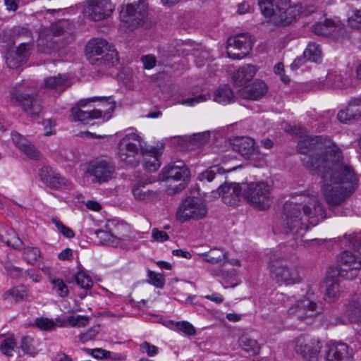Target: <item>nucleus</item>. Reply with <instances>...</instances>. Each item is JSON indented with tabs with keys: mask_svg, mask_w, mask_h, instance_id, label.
I'll return each instance as SVG.
<instances>
[{
	"mask_svg": "<svg viewBox=\"0 0 361 361\" xmlns=\"http://www.w3.org/2000/svg\"><path fill=\"white\" fill-rule=\"evenodd\" d=\"M291 133L304 137L298 143L301 160L313 174H320L322 192L330 207L341 205L355 190L357 178L350 166L341 162L342 154L326 137L306 136L301 126H293Z\"/></svg>",
	"mask_w": 361,
	"mask_h": 361,
	"instance_id": "nucleus-1",
	"label": "nucleus"
},
{
	"mask_svg": "<svg viewBox=\"0 0 361 361\" xmlns=\"http://www.w3.org/2000/svg\"><path fill=\"white\" fill-rule=\"evenodd\" d=\"M325 218L324 207L317 196L296 195L284 203L276 229L279 233L298 240L310 226H315Z\"/></svg>",
	"mask_w": 361,
	"mask_h": 361,
	"instance_id": "nucleus-2",
	"label": "nucleus"
},
{
	"mask_svg": "<svg viewBox=\"0 0 361 361\" xmlns=\"http://www.w3.org/2000/svg\"><path fill=\"white\" fill-rule=\"evenodd\" d=\"M111 97H91L82 99L78 106L71 110L70 118L72 121H80L88 124L93 119L109 120L116 107L115 102L110 101Z\"/></svg>",
	"mask_w": 361,
	"mask_h": 361,
	"instance_id": "nucleus-3",
	"label": "nucleus"
},
{
	"mask_svg": "<svg viewBox=\"0 0 361 361\" xmlns=\"http://www.w3.org/2000/svg\"><path fill=\"white\" fill-rule=\"evenodd\" d=\"M224 173L225 171L219 166H212L200 173L198 175V180L203 183L214 182L215 186H218L216 194L219 197L221 196L224 202L233 207L237 206L241 195H243V185L235 183L224 184L226 179Z\"/></svg>",
	"mask_w": 361,
	"mask_h": 361,
	"instance_id": "nucleus-4",
	"label": "nucleus"
},
{
	"mask_svg": "<svg viewBox=\"0 0 361 361\" xmlns=\"http://www.w3.org/2000/svg\"><path fill=\"white\" fill-rule=\"evenodd\" d=\"M345 243L348 248H353L356 252L346 250L342 252L338 257V269L339 276L347 280L355 279L361 269V239L357 235H345Z\"/></svg>",
	"mask_w": 361,
	"mask_h": 361,
	"instance_id": "nucleus-5",
	"label": "nucleus"
},
{
	"mask_svg": "<svg viewBox=\"0 0 361 361\" xmlns=\"http://www.w3.org/2000/svg\"><path fill=\"white\" fill-rule=\"evenodd\" d=\"M271 276L279 285L299 283L302 278V270L297 264L289 263L283 259H273L270 262Z\"/></svg>",
	"mask_w": 361,
	"mask_h": 361,
	"instance_id": "nucleus-6",
	"label": "nucleus"
},
{
	"mask_svg": "<svg viewBox=\"0 0 361 361\" xmlns=\"http://www.w3.org/2000/svg\"><path fill=\"white\" fill-rule=\"evenodd\" d=\"M243 197L253 207L266 210L273 201L272 188L265 182L243 184Z\"/></svg>",
	"mask_w": 361,
	"mask_h": 361,
	"instance_id": "nucleus-7",
	"label": "nucleus"
},
{
	"mask_svg": "<svg viewBox=\"0 0 361 361\" xmlns=\"http://www.w3.org/2000/svg\"><path fill=\"white\" fill-rule=\"evenodd\" d=\"M144 142L136 133L126 134L117 145V155L121 161L135 166L139 162L140 154H144Z\"/></svg>",
	"mask_w": 361,
	"mask_h": 361,
	"instance_id": "nucleus-8",
	"label": "nucleus"
},
{
	"mask_svg": "<svg viewBox=\"0 0 361 361\" xmlns=\"http://www.w3.org/2000/svg\"><path fill=\"white\" fill-rule=\"evenodd\" d=\"M207 213V205L204 201L197 197H188L179 204L176 216L178 221L184 223L203 219Z\"/></svg>",
	"mask_w": 361,
	"mask_h": 361,
	"instance_id": "nucleus-9",
	"label": "nucleus"
},
{
	"mask_svg": "<svg viewBox=\"0 0 361 361\" xmlns=\"http://www.w3.org/2000/svg\"><path fill=\"white\" fill-rule=\"evenodd\" d=\"M148 15L147 0H134L123 7L120 18L126 27L133 30L142 25Z\"/></svg>",
	"mask_w": 361,
	"mask_h": 361,
	"instance_id": "nucleus-10",
	"label": "nucleus"
},
{
	"mask_svg": "<svg viewBox=\"0 0 361 361\" xmlns=\"http://www.w3.org/2000/svg\"><path fill=\"white\" fill-rule=\"evenodd\" d=\"M85 174L92 183L102 185L114 178L116 166L111 160L95 159L88 163Z\"/></svg>",
	"mask_w": 361,
	"mask_h": 361,
	"instance_id": "nucleus-11",
	"label": "nucleus"
},
{
	"mask_svg": "<svg viewBox=\"0 0 361 361\" xmlns=\"http://www.w3.org/2000/svg\"><path fill=\"white\" fill-rule=\"evenodd\" d=\"M278 12L274 16V24L286 26L300 15L307 16L313 13L315 8L312 6L307 10H303L300 4L290 5L288 0H282L277 5Z\"/></svg>",
	"mask_w": 361,
	"mask_h": 361,
	"instance_id": "nucleus-12",
	"label": "nucleus"
},
{
	"mask_svg": "<svg viewBox=\"0 0 361 361\" xmlns=\"http://www.w3.org/2000/svg\"><path fill=\"white\" fill-rule=\"evenodd\" d=\"M294 350L307 361H319L321 359L322 345L320 341L309 335L302 334L294 341Z\"/></svg>",
	"mask_w": 361,
	"mask_h": 361,
	"instance_id": "nucleus-13",
	"label": "nucleus"
},
{
	"mask_svg": "<svg viewBox=\"0 0 361 361\" xmlns=\"http://www.w3.org/2000/svg\"><path fill=\"white\" fill-rule=\"evenodd\" d=\"M322 310V308L319 304L310 298H305L298 300L288 308L287 317L298 321H305L307 318L318 315L321 313Z\"/></svg>",
	"mask_w": 361,
	"mask_h": 361,
	"instance_id": "nucleus-14",
	"label": "nucleus"
},
{
	"mask_svg": "<svg viewBox=\"0 0 361 361\" xmlns=\"http://www.w3.org/2000/svg\"><path fill=\"white\" fill-rule=\"evenodd\" d=\"M252 49L250 36L247 33L231 37L227 40L226 52L232 59L244 58Z\"/></svg>",
	"mask_w": 361,
	"mask_h": 361,
	"instance_id": "nucleus-15",
	"label": "nucleus"
},
{
	"mask_svg": "<svg viewBox=\"0 0 361 361\" xmlns=\"http://www.w3.org/2000/svg\"><path fill=\"white\" fill-rule=\"evenodd\" d=\"M232 147L234 151L247 160L260 161L264 157V154L261 153L255 146V140L250 137L235 138L232 143Z\"/></svg>",
	"mask_w": 361,
	"mask_h": 361,
	"instance_id": "nucleus-16",
	"label": "nucleus"
},
{
	"mask_svg": "<svg viewBox=\"0 0 361 361\" xmlns=\"http://www.w3.org/2000/svg\"><path fill=\"white\" fill-rule=\"evenodd\" d=\"M114 10L109 0H90L84 8V13L94 21L109 18Z\"/></svg>",
	"mask_w": 361,
	"mask_h": 361,
	"instance_id": "nucleus-17",
	"label": "nucleus"
},
{
	"mask_svg": "<svg viewBox=\"0 0 361 361\" xmlns=\"http://www.w3.org/2000/svg\"><path fill=\"white\" fill-rule=\"evenodd\" d=\"M11 98L31 117L38 116L42 111L41 101L34 94L30 95L20 92L19 90H14L11 93Z\"/></svg>",
	"mask_w": 361,
	"mask_h": 361,
	"instance_id": "nucleus-18",
	"label": "nucleus"
},
{
	"mask_svg": "<svg viewBox=\"0 0 361 361\" xmlns=\"http://www.w3.org/2000/svg\"><path fill=\"white\" fill-rule=\"evenodd\" d=\"M154 180L150 178H142L138 180L132 186V192L135 200L145 202H157L161 200V192L159 190H153L146 189L147 185L153 183Z\"/></svg>",
	"mask_w": 361,
	"mask_h": 361,
	"instance_id": "nucleus-19",
	"label": "nucleus"
},
{
	"mask_svg": "<svg viewBox=\"0 0 361 361\" xmlns=\"http://www.w3.org/2000/svg\"><path fill=\"white\" fill-rule=\"evenodd\" d=\"M190 172L183 161H177L165 166L161 171V180L170 183L171 181L187 180Z\"/></svg>",
	"mask_w": 361,
	"mask_h": 361,
	"instance_id": "nucleus-20",
	"label": "nucleus"
},
{
	"mask_svg": "<svg viewBox=\"0 0 361 361\" xmlns=\"http://www.w3.org/2000/svg\"><path fill=\"white\" fill-rule=\"evenodd\" d=\"M326 361H353V350L344 343H334L329 345L326 353Z\"/></svg>",
	"mask_w": 361,
	"mask_h": 361,
	"instance_id": "nucleus-21",
	"label": "nucleus"
},
{
	"mask_svg": "<svg viewBox=\"0 0 361 361\" xmlns=\"http://www.w3.org/2000/svg\"><path fill=\"white\" fill-rule=\"evenodd\" d=\"M110 44L105 39L95 38L87 44L85 47L86 55L92 63H96L97 58L101 57L109 49Z\"/></svg>",
	"mask_w": 361,
	"mask_h": 361,
	"instance_id": "nucleus-22",
	"label": "nucleus"
},
{
	"mask_svg": "<svg viewBox=\"0 0 361 361\" xmlns=\"http://www.w3.org/2000/svg\"><path fill=\"white\" fill-rule=\"evenodd\" d=\"M341 123H350L361 118V97L351 100L345 109L341 110L337 115Z\"/></svg>",
	"mask_w": 361,
	"mask_h": 361,
	"instance_id": "nucleus-23",
	"label": "nucleus"
},
{
	"mask_svg": "<svg viewBox=\"0 0 361 361\" xmlns=\"http://www.w3.org/2000/svg\"><path fill=\"white\" fill-rule=\"evenodd\" d=\"M267 92V85L261 80L255 81L251 85L240 89L238 94L243 99L257 100Z\"/></svg>",
	"mask_w": 361,
	"mask_h": 361,
	"instance_id": "nucleus-24",
	"label": "nucleus"
},
{
	"mask_svg": "<svg viewBox=\"0 0 361 361\" xmlns=\"http://www.w3.org/2000/svg\"><path fill=\"white\" fill-rule=\"evenodd\" d=\"M95 233L102 243L109 246L126 248L130 243V238L128 236L118 238L111 233L103 230L97 231Z\"/></svg>",
	"mask_w": 361,
	"mask_h": 361,
	"instance_id": "nucleus-25",
	"label": "nucleus"
},
{
	"mask_svg": "<svg viewBox=\"0 0 361 361\" xmlns=\"http://www.w3.org/2000/svg\"><path fill=\"white\" fill-rule=\"evenodd\" d=\"M257 72L256 67L252 64H246L233 72L232 80L235 86H243L250 81Z\"/></svg>",
	"mask_w": 361,
	"mask_h": 361,
	"instance_id": "nucleus-26",
	"label": "nucleus"
},
{
	"mask_svg": "<svg viewBox=\"0 0 361 361\" xmlns=\"http://www.w3.org/2000/svg\"><path fill=\"white\" fill-rule=\"evenodd\" d=\"M31 44L29 42L20 43L15 53L16 59L9 54L6 57V63L11 68H15L19 66L23 62L25 61L30 55Z\"/></svg>",
	"mask_w": 361,
	"mask_h": 361,
	"instance_id": "nucleus-27",
	"label": "nucleus"
},
{
	"mask_svg": "<svg viewBox=\"0 0 361 361\" xmlns=\"http://www.w3.org/2000/svg\"><path fill=\"white\" fill-rule=\"evenodd\" d=\"M345 316L350 322L356 323L361 319V293L353 297L346 305Z\"/></svg>",
	"mask_w": 361,
	"mask_h": 361,
	"instance_id": "nucleus-28",
	"label": "nucleus"
},
{
	"mask_svg": "<svg viewBox=\"0 0 361 361\" xmlns=\"http://www.w3.org/2000/svg\"><path fill=\"white\" fill-rule=\"evenodd\" d=\"M199 256L204 262L212 264L224 266L228 262L227 252L221 249H211L207 252L199 254Z\"/></svg>",
	"mask_w": 361,
	"mask_h": 361,
	"instance_id": "nucleus-29",
	"label": "nucleus"
},
{
	"mask_svg": "<svg viewBox=\"0 0 361 361\" xmlns=\"http://www.w3.org/2000/svg\"><path fill=\"white\" fill-rule=\"evenodd\" d=\"M39 176L41 180L49 188L58 189L67 184V180L59 173L42 169Z\"/></svg>",
	"mask_w": 361,
	"mask_h": 361,
	"instance_id": "nucleus-30",
	"label": "nucleus"
},
{
	"mask_svg": "<svg viewBox=\"0 0 361 361\" xmlns=\"http://www.w3.org/2000/svg\"><path fill=\"white\" fill-rule=\"evenodd\" d=\"M340 30V25L330 19H326L324 23H317L312 26V32L322 36H334Z\"/></svg>",
	"mask_w": 361,
	"mask_h": 361,
	"instance_id": "nucleus-31",
	"label": "nucleus"
},
{
	"mask_svg": "<svg viewBox=\"0 0 361 361\" xmlns=\"http://www.w3.org/2000/svg\"><path fill=\"white\" fill-rule=\"evenodd\" d=\"M68 86V78L65 75L47 78L44 82V87L61 94Z\"/></svg>",
	"mask_w": 361,
	"mask_h": 361,
	"instance_id": "nucleus-32",
	"label": "nucleus"
},
{
	"mask_svg": "<svg viewBox=\"0 0 361 361\" xmlns=\"http://www.w3.org/2000/svg\"><path fill=\"white\" fill-rule=\"evenodd\" d=\"M214 101L221 104H228L234 101V94L228 85L221 86L214 92Z\"/></svg>",
	"mask_w": 361,
	"mask_h": 361,
	"instance_id": "nucleus-33",
	"label": "nucleus"
},
{
	"mask_svg": "<svg viewBox=\"0 0 361 361\" xmlns=\"http://www.w3.org/2000/svg\"><path fill=\"white\" fill-rule=\"evenodd\" d=\"M240 347L250 355H256L259 353V345L255 339L252 338L248 334H243L238 338Z\"/></svg>",
	"mask_w": 361,
	"mask_h": 361,
	"instance_id": "nucleus-34",
	"label": "nucleus"
},
{
	"mask_svg": "<svg viewBox=\"0 0 361 361\" xmlns=\"http://www.w3.org/2000/svg\"><path fill=\"white\" fill-rule=\"evenodd\" d=\"M145 163L144 168L149 172H154L160 167L161 163L159 161L160 154L151 150L147 153L144 151Z\"/></svg>",
	"mask_w": 361,
	"mask_h": 361,
	"instance_id": "nucleus-35",
	"label": "nucleus"
},
{
	"mask_svg": "<svg viewBox=\"0 0 361 361\" xmlns=\"http://www.w3.org/2000/svg\"><path fill=\"white\" fill-rule=\"evenodd\" d=\"M27 295V288L23 285L13 287L6 291L3 295L4 300L18 302L23 300Z\"/></svg>",
	"mask_w": 361,
	"mask_h": 361,
	"instance_id": "nucleus-36",
	"label": "nucleus"
},
{
	"mask_svg": "<svg viewBox=\"0 0 361 361\" xmlns=\"http://www.w3.org/2000/svg\"><path fill=\"white\" fill-rule=\"evenodd\" d=\"M118 62V52L113 45H111L108 51L101 57L97 58V62L99 65L105 66H114Z\"/></svg>",
	"mask_w": 361,
	"mask_h": 361,
	"instance_id": "nucleus-37",
	"label": "nucleus"
},
{
	"mask_svg": "<svg viewBox=\"0 0 361 361\" xmlns=\"http://www.w3.org/2000/svg\"><path fill=\"white\" fill-rule=\"evenodd\" d=\"M303 56L308 61L319 63L322 59V51L319 45L310 43L303 52Z\"/></svg>",
	"mask_w": 361,
	"mask_h": 361,
	"instance_id": "nucleus-38",
	"label": "nucleus"
},
{
	"mask_svg": "<svg viewBox=\"0 0 361 361\" xmlns=\"http://www.w3.org/2000/svg\"><path fill=\"white\" fill-rule=\"evenodd\" d=\"M326 290L324 299L329 302H334L339 297V285L336 280L331 279L326 281Z\"/></svg>",
	"mask_w": 361,
	"mask_h": 361,
	"instance_id": "nucleus-39",
	"label": "nucleus"
},
{
	"mask_svg": "<svg viewBox=\"0 0 361 361\" xmlns=\"http://www.w3.org/2000/svg\"><path fill=\"white\" fill-rule=\"evenodd\" d=\"M258 4L262 14L266 18H270L271 21L274 23V16L278 12L277 5H274L271 0H258Z\"/></svg>",
	"mask_w": 361,
	"mask_h": 361,
	"instance_id": "nucleus-40",
	"label": "nucleus"
},
{
	"mask_svg": "<svg viewBox=\"0 0 361 361\" xmlns=\"http://www.w3.org/2000/svg\"><path fill=\"white\" fill-rule=\"evenodd\" d=\"M16 345V343L13 337H6L2 340L0 345V350L5 355L12 356Z\"/></svg>",
	"mask_w": 361,
	"mask_h": 361,
	"instance_id": "nucleus-41",
	"label": "nucleus"
},
{
	"mask_svg": "<svg viewBox=\"0 0 361 361\" xmlns=\"http://www.w3.org/2000/svg\"><path fill=\"white\" fill-rule=\"evenodd\" d=\"M75 280L78 286L85 290L90 289L93 285V281L90 276L82 271H79L75 274Z\"/></svg>",
	"mask_w": 361,
	"mask_h": 361,
	"instance_id": "nucleus-42",
	"label": "nucleus"
},
{
	"mask_svg": "<svg viewBox=\"0 0 361 361\" xmlns=\"http://www.w3.org/2000/svg\"><path fill=\"white\" fill-rule=\"evenodd\" d=\"M51 283L53 286V290L59 297L65 298L68 295V288L62 279H52Z\"/></svg>",
	"mask_w": 361,
	"mask_h": 361,
	"instance_id": "nucleus-43",
	"label": "nucleus"
},
{
	"mask_svg": "<svg viewBox=\"0 0 361 361\" xmlns=\"http://www.w3.org/2000/svg\"><path fill=\"white\" fill-rule=\"evenodd\" d=\"M67 322L73 327H85L89 323V318L83 315H72L67 318Z\"/></svg>",
	"mask_w": 361,
	"mask_h": 361,
	"instance_id": "nucleus-44",
	"label": "nucleus"
},
{
	"mask_svg": "<svg viewBox=\"0 0 361 361\" xmlns=\"http://www.w3.org/2000/svg\"><path fill=\"white\" fill-rule=\"evenodd\" d=\"M23 255L27 262L33 264L40 257V251L37 247H27L24 249Z\"/></svg>",
	"mask_w": 361,
	"mask_h": 361,
	"instance_id": "nucleus-45",
	"label": "nucleus"
},
{
	"mask_svg": "<svg viewBox=\"0 0 361 361\" xmlns=\"http://www.w3.org/2000/svg\"><path fill=\"white\" fill-rule=\"evenodd\" d=\"M210 98L209 94H200L193 97H189L183 99L178 102V104L186 105L189 106H193L197 104L204 102Z\"/></svg>",
	"mask_w": 361,
	"mask_h": 361,
	"instance_id": "nucleus-46",
	"label": "nucleus"
},
{
	"mask_svg": "<svg viewBox=\"0 0 361 361\" xmlns=\"http://www.w3.org/2000/svg\"><path fill=\"white\" fill-rule=\"evenodd\" d=\"M176 329L186 336H194L196 334L195 328L188 322L181 321L174 324Z\"/></svg>",
	"mask_w": 361,
	"mask_h": 361,
	"instance_id": "nucleus-47",
	"label": "nucleus"
},
{
	"mask_svg": "<svg viewBox=\"0 0 361 361\" xmlns=\"http://www.w3.org/2000/svg\"><path fill=\"white\" fill-rule=\"evenodd\" d=\"M147 276L149 278V283L157 288H163L164 285V277L163 274L155 273L151 270L147 271Z\"/></svg>",
	"mask_w": 361,
	"mask_h": 361,
	"instance_id": "nucleus-48",
	"label": "nucleus"
},
{
	"mask_svg": "<svg viewBox=\"0 0 361 361\" xmlns=\"http://www.w3.org/2000/svg\"><path fill=\"white\" fill-rule=\"evenodd\" d=\"M348 23L351 28H361V9L352 11V14L348 17Z\"/></svg>",
	"mask_w": 361,
	"mask_h": 361,
	"instance_id": "nucleus-49",
	"label": "nucleus"
},
{
	"mask_svg": "<svg viewBox=\"0 0 361 361\" xmlns=\"http://www.w3.org/2000/svg\"><path fill=\"white\" fill-rule=\"evenodd\" d=\"M99 332V325H95L79 335V340L86 343L92 340Z\"/></svg>",
	"mask_w": 361,
	"mask_h": 361,
	"instance_id": "nucleus-50",
	"label": "nucleus"
},
{
	"mask_svg": "<svg viewBox=\"0 0 361 361\" xmlns=\"http://www.w3.org/2000/svg\"><path fill=\"white\" fill-rule=\"evenodd\" d=\"M33 343V338L27 336L22 338L20 347L25 353L30 355H35L37 353V350Z\"/></svg>",
	"mask_w": 361,
	"mask_h": 361,
	"instance_id": "nucleus-51",
	"label": "nucleus"
},
{
	"mask_svg": "<svg viewBox=\"0 0 361 361\" xmlns=\"http://www.w3.org/2000/svg\"><path fill=\"white\" fill-rule=\"evenodd\" d=\"M24 154L32 159H38L40 157V153L37 149L30 142H28L23 147L20 149Z\"/></svg>",
	"mask_w": 361,
	"mask_h": 361,
	"instance_id": "nucleus-52",
	"label": "nucleus"
},
{
	"mask_svg": "<svg viewBox=\"0 0 361 361\" xmlns=\"http://www.w3.org/2000/svg\"><path fill=\"white\" fill-rule=\"evenodd\" d=\"M5 269L6 273L12 278L20 279L25 278L26 272L21 268L13 265H8L5 267Z\"/></svg>",
	"mask_w": 361,
	"mask_h": 361,
	"instance_id": "nucleus-53",
	"label": "nucleus"
},
{
	"mask_svg": "<svg viewBox=\"0 0 361 361\" xmlns=\"http://www.w3.org/2000/svg\"><path fill=\"white\" fill-rule=\"evenodd\" d=\"M52 222L55 224L59 231L68 238H72L75 234L73 230L66 226L61 221H59L56 218L52 219Z\"/></svg>",
	"mask_w": 361,
	"mask_h": 361,
	"instance_id": "nucleus-54",
	"label": "nucleus"
},
{
	"mask_svg": "<svg viewBox=\"0 0 361 361\" xmlns=\"http://www.w3.org/2000/svg\"><path fill=\"white\" fill-rule=\"evenodd\" d=\"M140 350L142 353H146L150 357L155 356L159 353V348L157 346L151 345L147 341H145L140 344Z\"/></svg>",
	"mask_w": 361,
	"mask_h": 361,
	"instance_id": "nucleus-55",
	"label": "nucleus"
},
{
	"mask_svg": "<svg viewBox=\"0 0 361 361\" xmlns=\"http://www.w3.org/2000/svg\"><path fill=\"white\" fill-rule=\"evenodd\" d=\"M11 139L19 149H21L29 142L25 137L16 131L11 132Z\"/></svg>",
	"mask_w": 361,
	"mask_h": 361,
	"instance_id": "nucleus-56",
	"label": "nucleus"
},
{
	"mask_svg": "<svg viewBox=\"0 0 361 361\" xmlns=\"http://www.w3.org/2000/svg\"><path fill=\"white\" fill-rule=\"evenodd\" d=\"M36 324L39 329L43 330H50L55 326V323L47 318L37 319Z\"/></svg>",
	"mask_w": 361,
	"mask_h": 361,
	"instance_id": "nucleus-57",
	"label": "nucleus"
},
{
	"mask_svg": "<svg viewBox=\"0 0 361 361\" xmlns=\"http://www.w3.org/2000/svg\"><path fill=\"white\" fill-rule=\"evenodd\" d=\"M143 66L145 69H151L155 66L157 60L154 56L149 54L141 58Z\"/></svg>",
	"mask_w": 361,
	"mask_h": 361,
	"instance_id": "nucleus-58",
	"label": "nucleus"
},
{
	"mask_svg": "<svg viewBox=\"0 0 361 361\" xmlns=\"http://www.w3.org/2000/svg\"><path fill=\"white\" fill-rule=\"evenodd\" d=\"M109 355H110V351L102 348H94L92 351V356L96 359L108 358Z\"/></svg>",
	"mask_w": 361,
	"mask_h": 361,
	"instance_id": "nucleus-59",
	"label": "nucleus"
},
{
	"mask_svg": "<svg viewBox=\"0 0 361 361\" xmlns=\"http://www.w3.org/2000/svg\"><path fill=\"white\" fill-rule=\"evenodd\" d=\"M152 237L160 242L166 241L169 239V235L163 231H159L157 228L152 229Z\"/></svg>",
	"mask_w": 361,
	"mask_h": 361,
	"instance_id": "nucleus-60",
	"label": "nucleus"
},
{
	"mask_svg": "<svg viewBox=\"0 0 361 361\" xmlns=\"http://www.w3.org/2000/svg\"><path fill=\"white\" fill-rule=\"evenodd\" d=\"M43 125L45 130L44 135L49 136L54 133L52 129L54 127L55 124L51 119L44 120Z\"/></svg>",
	"mask_w": 361,
	"mask_h": 361,
	"instance_id": "nucleus-61",
	"label": "nucleus"
},
{
	"mask_svg": "<svg viewBox=\"0 0 361 361\" xmlns=\"http://www.w3.org/2000/svg\"><path fill=\"white\" fill-rule=\"evenodd\" d=\"M59 259L61 260H71L73 259V252L70 248L63 250L59 254Z\"/></svg>",
	"mask_w": 361,
	"mask_h": 361,
	"instance_id": "nucleus-62",
	"label": "nucleus"
},
{
	"mask_svg": "<svg viewBox=\"0 0 361 361\" xmlns=\"http://www.w3.org/2000/svg\"><path fill=\"white\" fill-rule=\"evenodd\" d=\"M20 0H4L6 8L8 11H16L18 8Z\"/></svg>",
	"mask_w": 361,
	"mask_h": 361,
	"instance_id": "nucleus-63",
	"label": "nucleus"
},
{
	"mask_svg": "<svg viewBox=\"0 0 361 361\" xmlns=\"http://www.w3.org/2000/svg\"><path fill=\"white\" fill-rule=\"evenodd\" d=\"M113 361H124L126 360V355L125 353H112L110 351V355L109 357Z\"/></svg>",
	"mask_w": 361,
	"mask_h": 361,
	"instance_id": "nucleus-64",
	"label": "nucleus"
}]
</instances>
